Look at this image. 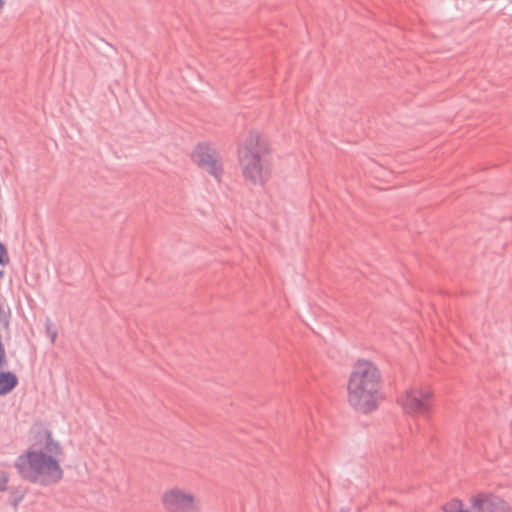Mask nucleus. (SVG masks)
Here are the masks:
<instances>
[{"mask_svg": "<svg viewBox=\"0 0 512 512\" xmlns=\"http://www.w3.org/2000/svg\"><path fill=\"white\" fill-rule=\"evenodd\" d=\"M238 163L244 179L253 185L264 186L271 177L270 146L256 131H250L239 143Z\"/></svg>", "mask_w": 512, "mask_h": 512, "instance_id": "f03ea898", "label": "nucleus"}, {"mask_svg": "<svg viewBox=\"0 0 512 512\" xmlns=\"http://www.w3.org/2000/svg\"><path fill=\"white\" fill-rule=\"evenodd\" d=\"M165 512H201L200 498L192 491L179 486L164 490L160 497Z\"/></svg>", "mask_w": 512, "mask_h": 512, "instance_id": "20e7f679", "label": "nucleus"}, {"mask_svg": "<svg viewBox=\"0 0 512 512\" xmlns=\"http://www.w3.org/2000/svg\"><path fill=\"white\" fill-rule=\"evenodd\" d=\"M4 277V272L2 270H0V279H2Z\"/></svg>", "mask_w": 512, "mask_h": 512, "instance_id": "2eb2a0df", "label": "nucleus"}, {"mask_svg": "<svg viewBox=\"0 0 512 512\" xmlns=\"http://www.w3.org/2000/svg\"><path fill=\"white\" fill-rule=\"evenodd\" d=\"M192 161L220 181L223 173L219 152L208 143L198 144L191 154Z\"/></svg>", "mask_w": 512, "mask_h": 512, "instance_id": "39448f33", "label": "nucleus"}, {"mask_svg": "<svg viewBox=\"0 0 512 512\" xmlns=\"http://www.w3.org/2000/svg\"><path fill=\"white\" fill-rule=\"evenodd\" d=\"M8 365L6 351L0 352V371L5 370Z\"/></svg>", "mask_w": 512, "mask_h": 512, "instance_id": "f8f14e48", "label": "nucleus"}, {"mask_svg": "<svg viewBox=\"0 0 512 512\" xmlns=\"http://www.w3.org/2000/svg\"><path fill=\"white\" fill-rule=\"evenodd\" d=\"M7 482H8V479L6 476L3 475L0 477V491L6 490Z\"/></svg>", "mask_w": 512, "mask_h": 512, "instance_id": "4468645a", "label": "nucleus"}, {"mask_svg": "<svg viewBox=\"0 0 512 512\" xmlns=\"http://www.w3.org/2000/svg\"><path fill=\"white\" fill-rule=\"evenodd\" d=\"M382 383V373L377 365L370 360L359 359L347 381L349 405L363 414L377 410L383 400Z\"/></svg>", "mask_w": 512, "mask_h": 512, "instance_id": "f257e3e1", "label": "nucleus"}, {"mask_svg": "<svg viewBox=\"0 0 512 512\" xmlns=\"http://www.w3.org/2000/svg\"><path fill=\"white\" fill-rule=\"evenodd\" d=\"M9 261H10V259H9L7 248L5 247V245L3 243L0 242V265L6 266L9 264Z\"/></svg>", "mask_w": 512, "mask_h": 512, "instance_id": "9b49d317", "label": "nucleus"}, {"mask_svg": "<svg viewBox=\"0 0 512 512\" xmlns=\"http://www.w3.org/2000/svg\"><path fill=\"white\" fill-rule=\"evenodd\" d=\"M45 453L55 459H57V457L62 454V448L60 444L52 438L51 432H47Z\"/></svg>", "mask_w": 512, "mask_h": 512, "instance_id": "1a4fd4ad", "label": "nucleus"}, {"mask_svg": "<svg viewBox=\"0 0 512 512\" xmlns=\"http://www.w3.org/2000/svg\"><path fill=\"white\" fill-rule=\"evenodd\" d=\"M18 384L17 376L10 371H0V396L11 392Z\"/></svg>", "mask_w": 512, "mask_h": 512, "instance_id": "6e6552de", "label": "nucleus"}, {"mask_svg": "<svg viewBox=\"0 0 512 512\" xmlns=\"http://www.w3.org/2000/svg\"><path fill=\"white\" fill-rule=\"evenodd\" d=\"M463 504L460 500L454 499L444 506L445 512H461Z\"/></svg>", "mask_w": 512, "mask_h": 512, "instance_id": "9d476101", "label": "nucleus"}, {"mask_svg": "<svg viewBox=\"0 0 512 512\" xmlns=\"http://www.w3.org/2000/svg\"><path fill=\"white\" fill-rule=\"evenodd\" d=\"M15 467L24 479L43 486L55 484L63 477L59 460L48 456L42 450L29 451L27 454L20 455Z\"/></svg>", "mask_w": 512, "mask_h": 512, "instance_id": "7ed1b4c3", "label": "nucleus"}, {"mask_svg": "<svg viewBox=\"0 0 512 512\" xmlns=\"http://www.w3.org/2000/svg\"><path fill=\"white\" fill-rule=\"evenodd\" d=\"M50 327H51V324H50V323H48V324L46 325L47 332H48V334H49V336H50L51 342H52V343H54V342H55V340H56V338H57V332H56V331H51Z\"/></svg>", "mask_w": 512, "mask_h": 512, "instance_id": "ddd939ff", "label": "nucleus"}, {"mask_svg": "<svg viewBox=\"0 0 512 512\" xmlns=\"http://www.w3.org/2000/svg\"><path fill=\"white\" fill-rule=\"evenodd\" d=\"M471 502L473 512H512L503 499L494 495H478Z\"/></svg>", "mask_w": 512, "mask_h": 512, "instance_id": "0eeeda50", "label": "nucleus"}, {"mask_svg": "<svg viewBox=\"0 0 512 512\" xmlns=\"http://www.w3.org/2000/svg\"><path fill=\"white\" fill-rule=\"evenodd\" d=\"M432 393L429 389L411 388L400 398L403 409L409 414L427 415L431 409Z\"/></svg>", "mask_w": 512, "mask_h": 512, "instance_id": "423d86ee", "label": "nucleus"}]
</instances>
